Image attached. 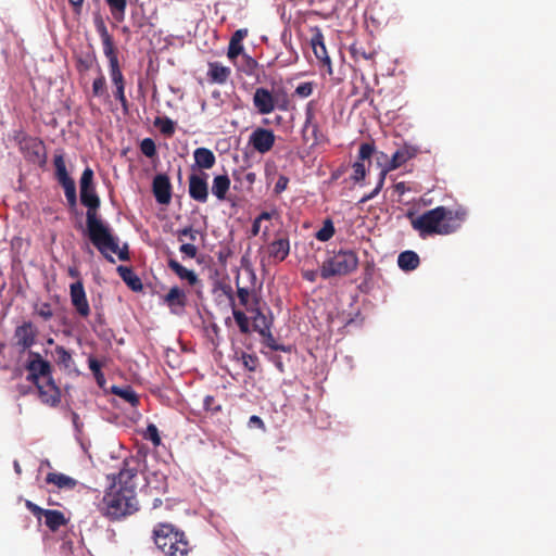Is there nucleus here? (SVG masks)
Returning <instances> with one entry per match:
<instances>
[{"instance_id":"nucleus-1","label":"nucleus","mask_w":556,"mask_h":556,"mask_svg":"<svg viewBox=\"0 0 556 556\" xmlns=\"http://www.w3.org/2000/svg\"><path fill=\"white\" fill-rule=\"evenodd\" d=\"M80 202L87 207V235L94 248L111 263L114 262L111 253L117 254L121 261L129 260L128 244L118 245V238L112 232L110 226L100 217L98 211L101 204L93 184V170L86 167L79 180Z\"/></svg>"},{"instance_id":"nucleus-2","label":"nucleus","mask_w":556,"mask_h":556,"mask_svg":"<svg viewBox=\"0 0 556 556\" xmlns=\"http://www.w3.org/2000/svg\"><path fill=\"white\" fill-rule=\"evenodd\" d=\"M139 463L136 458L126 459L116 481L105 492L99 509L111 521L132 515L139 509L137 500V476Z\"/></svg>"},{"instance_id":"nucleus-3","label":"nucleus","mask_w":556,"mask_h":556,"mask_svg":"<svg viewBox=\"0 0 556 556\" xmlns=\"http://www.w3.org/2000/svg\"><path fill=\"white\" fill-rule=\"evenodd\" d=\"M407 216L413 229L418 232L419 237L426 239L434 235L446 236L457 231L466 219L467 212L464 208L451 210L445 206H437L419 216L414 217L413 213H408Z\"/></svg>"},{"instance_id":"nucleus-4","label":"nucleus","mask_w":556,"mask_h":556,"mask_svg":"<svg viewBox=\"0 0 556 556\" xmlns=\"http://www.w3.org/2000/svg\"><path fill=\"white\" fill-rule=\"evenodd\" d=\"M153 540L162 556H188L191 551L185 532L170 523H157Z\"/></svg>"},{"instance_id":"nucleus-5","label":"nucleus","mask_w":556,"mask_h":556,"mask_svg":"<svg viewBox=\"0 0 556 556\" xmlns=\"http://www.w3.org/2000/svg\"><path fill=\"white\" fill-rule=\"evenodd\" d=\"M358 266V256L353 250H339L327 257L320 266V276L329 279L337 276H346Z\"/></svg>"},{"instance_id":"nucleus-6","label":"nucleus","mask_w":556,"mask_h":556,"mask_svg":"<svg viewBox=\"0 0 556 556\" xmlns=\"http://www.w3.org/2000/svg\"><path fill=\"white\" fill-rule=\"evenodd\" d=\"M287 103L286 96H283V99L280 101L273 91L264 87L256 88L253 94V105L261 115H268L276 109L286 111Z\"/></svg>"},{"instance_id":"nucleus-7","label":"nucleus","mask_w":556,"mask_h":556,"mask_svg":"<svg viewBox=\"0 0 556 556\" xmlns=\"http://www.w3.org/2000/svg\"><path fill=\"white\" fill-rule=\"evenodd\" d=\"M53 164L55 168V178L59 184L63 187L65 198L70 208H76L77 206V195H76V186L73 178L68 175L66 170L64 155L62 153L55 154L53 159Z\"/></svg>"},{"instance_id":"nucleus-8","label":"nucleus","mask_w":556,"mask_h":556,"mask_svg":"<svg viewBox=\"0 0 556 556\" xmlns=\"http://www.w3.org/2000/svg\"><path fill=\"white\" fill-rule=\"evenodd\" d=\"M25 506L34 516L37 517L38 520H41V517L43 516L46 526L52 532L58 531L62 526H65L68 522V519L61 510L43 509L29 500L25 501Z\"/></svg>"},{"instance_id":"nucleus-9","label":"nucleus","mask_w":556,"mask_h":556,"mask_svg":"<svg viewBox=\"0 0 556 556\" xmlns=\"http://www.w3.org/2000/svg\"><path fill=\"white\" fill-rule=\"evenodd\" d=\"M37 329L31 321H24L14 330V346L21 352L29 350L36 343Z\"/></svg>"},{"instance_id":"nucleus-10","label":"nucleus","mask_w":556,"mask_h":556,"mask_svg":"<svg viewBox=\"0 0 556 556\" xmlns=\"http://www.w3.org/2000/svg\"><path fill=\"white\" fill-rule=\"evenodd\" d=\"M275 134L271 129L257 127L249 137V144L261 154L269 152L275 144Z\"/></svg>"},{"instance_id":"nucleus-11","label":"nucleus","mask_w":556,"mask_h":556,"mask_svg":"<svg viewBox=\"0 0 556 556\" xmlns=\"http://www.w3.org/2000/svg\"><path fill=\"white\" fill-rule=\"evenodd\" d=\"M70 298L75 312L81 318H87L90 315V306L80 279L70 286Z\"/></svg>"},{"instance_id":"nucleus-12","label":"nucleus","mask_w":556,"mask_h":556,"mask_svg":"<svg viewBox=\"0 0 556 556\" xmlns=\"http://www.w3.org/2000/svg\"><path fill=\"white\" fill-rule=\"evenodd\" d=\"M208 175L204 172L189 176V195L192 200L205 203L208 199Z\"/></svg>"},{"instance_id":"nucleus-13","label":"nucleus","mask_w":556,"mask_h":556,"mask_svg":"<svg viewBox=\"0 0 556 556\" xmlns=\"http://www.w3.org/2000/svg\"><path fill=\"white\" fill-rule=\"evenodd\" d=\"M303 140L305 142L312 141V147L321 143L325 136L320 131L319 125L315 121L314 112L307 109L305 112V122L302 129Z\"/></svg>"},{"instance_id":"nucleus-14","label":"nucleus","mask_w":556,"mask_h":556,"mask_svg":"<svg viewBox=\"0 0 556 556\" xmlns=\"http://www.w3.org/2000/svg\"><path fill=\"white\" fill-rule=\"evenodd\" d=\"M37 390L42 404L56 407L61 403V390L55 384L53 377L46 379V383H41Z\"/></svg>"},{"instance_id":"nucleus-15","label":"nucleus","mask_w":556,"mask_h":556,"mask_svg":"<svg viewBox=\"0 0 556 556\" xmlns=\"http://www.w3.org/2000/svg\"><path fill=\"white\" fill-rule=\"evenodd\" d=\"M25 157L33 163L43 165L47 162V154L43 142L36 138L25 140L22 144Z\"/></svg>"},{"instance_id":"nucleus-16","label":"nucleus","mask_w":556,"mask_h":556,"mask_svg":"<svg viewBox=\"0 0 556 556\" xmlns=\"http://www.w3.org/2000/svg\"><path fill=\"white\" fill-rule=\"evenodd\" d=\"M152 190L157 203L168 204L170 202L172 185L167 175H156L152 182Z\"/></svg>"},{"instance_id":"nucleus-17","label":"nucleus","mask_w":556,"mask_h":556,"mask_svg":"<svg viewBox=\"0 0 556 556\" xmlns=\"http://www.w3.org/2000/svg\"><path fill=\"white\" fill-rule=\"evenodd\" d=\"M25 368L27 371L36 374L43 379L52 377V365L37 352L29 353V361L26 363Z\"/></svg>"},{"instance_id":"nucleus-18","label":"nucleus","mask_w":556,"mask_h":556,"mask_svg":"<svg viewBox=\"0 0 556 556\" xmlns=\"http://www.w3.org/2000/svg\"><path fill=\"white\" fill-rule=\"evenodd\" d=\"M267 253L270 258L276 263L283 262L290 253L289 238L283 235H277V238L267 247Z\"/></svg>"},{"instance_id":"nucleus-19","label":"nucleus","mask_w":556,"mask_h":556,"mask_svg":"<svg viewBox=\"0 0 556 556\" xmlns=\"http://www.w3.org/2000/svg\"><path fill=\"white\" fill-rule=\"evenodd\" d=\"M187 294L179 287L175 286L169 289L164 296V303L169 307L174 314H179L187 305Z\"/></svg>"},{"instance_id":"nucleus-20","label":"nucleus","mask_w":556,"mask_h":556,"mask_svg":"<svg viewBox=\"0 0 556 556\" xmlns=\"http://www.w3.org/2000/svg\"><path fill=\"white\" fill-rule=\"evenodd\" d=\"M311 46L317 60H319L324 65L330 66L331 61L325 46L324 35L318 27L313 29ZM329 73H331V67H329Z\"/></svg>"},{"instance_id":"nucleus-21","label":"nucleus","mask_w":556,"mask_h":556,"mask_svg":"<svg viewBox=\"0 0 556 556\" xmlns=\"http://www.w3.org/2000/svg\"><path fill=\"white\" fill-rule=\"evenodd\" d=\"M417 153L418 149L416 147L404 144L393 153L388 166L383 169H388V172L396 169L415 157Z\"/></svg>"},{"instance_id":"nucleus-22","label":"nucleus","mask_w":556,"mask_h":556,"mask_svg":"<svg viewBox=\"0 0 556 556\" xmlns=\"http://www.w3.org/2000/svg\"><path fill=\"white\" fill-rule=\"evenodd\" d=\"M96 28L101 38L103 46V53L108 58L114 56L118 54L117 48L115 47L113 37L109 34V30L104 24V22L99 18L96 21Z\"/></svg>"},{"instance_id":"nucleus-23","label":"nucleus","mask_w":556,"mask_h":556,"mask_svg":"<svg viewBox=\"0 0 556 556\" xmlns=\"http://www.w3.org/2000/svg\"><path fill=\"white\" fill-rule=\"evenodd\" d=\"M194 165L192 169H211L216 163V156L212 150L207 148H197L193 152Z\"/></svg>"},{"instance_id":"nucleus-24","label":"nucleus","mask_w":556,"mask_h":556,"mask_svg":"<svg viewBox=\"0 0 556 556\" xmlns=\"http://www.w3.org/2000/svg\"><path fill=\"white\" fill-rule=\"evenodd\" d=\"M224 291L229 299L230 305L232 307V316L235 318L236 324L239 327L240 332L244 333V334L249 333L250 332V320L243 311L238 309L236 307L235 298H233L231 287H227Z\"/></svg>"},{"instance_id":"nucleus-25","label":"nucleus","mask_w":556,"mask_h":556,"mask_svg":"<svg viewBox=\"0 0 556 556\" xmlns=\"http://www.w3.org/2000/svg\"><path fill=\"white\" fill-rule=\"evenodd\" d=\"M253 316V329L258 332L263 333L267 330H270L273 320L267 318V316L262 312L261 304L257 306L256 299L254 300L253 308H250V312Z\"/></svg>"},{"instance_id":"nucleus-26","label":"nucleus","mask_w":556,"mask_h":556,"mask_svg":"<svg viewBox=\"0 0 556 556\" xmlns=\"http://www.w3.org/2000/svg\"><path fill=\"white\" fill-rule=\"evenodd\" d=\"M167 265L179 279L188 281L190 286H195L199 282L197 274L182 266L178 261L169 258Z\"/></svg>"},{"instance_id":"nucleus-27","label":"nucleus","mask_w":556,"mask_h":556,"mask_svg":"<svg viewBox=\"0 0 556 556\" xmlns=\"http://www.w3.org/2000/svg\"><path fill=\"white\" fill-rule=\"evenodd\" d=\"M231 71L229 67L222 65L218 62H212L208 64L207 75L212 83L225 84L229 78Z\"/></svg>"},{"instance_id":"nucleus-28","label":"nucleus","mask_w":556,"mask_h":556,"mask_svg":"<svg viewBox=\"0 0 556 556\" xmlns=\"http://www.w3.org/2000/svg\"><path fill=\"white\" fill-rule=\"evenodd\" d=\"M46 482L65 490H73L77 485V481L75 479L61 472H49L46 477Z\"/></svg>"},{"instance_id":"nucleus-29","label":"nucleus","mask_w":556,"mask_h":556,"mask_svg":"<svg viewBox=\"0 0 556 556\" xmlns=\"http://www.w3.org/2000/svg\"><path fill=\"white\" fill-rule=\"evenodd\" d=\"M117 273L123 281L132 290L141 291L143 288L141 279L134 273L130 267L118 266Z\"/></svg>"},{"instance_id":"nucleus-30","label":"nucleus","mask_w":556,"mask_h":556,"mask_svg":"<svg viewBox=\"0 0 556 556\" xmlns=\"http://www.w3.org/2000/svg\"><path fill=\"white\" fill-rule=\"evenodd\" d=\"M237 296L239 299L240 304L244 306L248 312H250V308H253L255 299L257 301V306L261 304V296L255 290L250 291L248 288L240 287L238 282Z\"/></svg>"},{"instance_id":"nucleus-31","label":"nucleus","mask_w":556,"mask_h":556,"mask_svg":"<svg viewBox=\"0 0 556 556\" xmlns=\"http://www.w3.org/2000/svg\"><path fill=\"white\" fill-rule=\"evenodd\" d=\"M350 53L356 62L361 60L371 61L376 55V51L372 48L366 47L359 41H355L351 45Z\"/></svg>"},{"instance_id":"nucleus-32","label":"nucleus","mask_w":556,"mask_h":556,"mask_svg":"<svg viewBox=\"0 0 556 556\" xmlns=\"http://www.w3.org/2000/svg\"><path fill=\"white\" fill-rule=\"evenodd\" d=\"M230 179L227 175H217L213 179L212 193L219 200L224 201L230 188Z\"/></svg>"},{"instance_id":"nucleus-33","label":"nucleus","mask_w":556,"mask_h":556,"mask_svg":"<svg viewBox=\"0 0 556 556\" xmlns=\"http://www.w3.org/2000/svg\"><path fill=\"white\" fill-rule=\"evenodd\" d=\"M420 260L416 252L414 251H404L400 253L397 257V265L401 269L405 271H410L416 269L419 266Z\"/></svg>"},{"instance_id":"nucleus-34","label":"nucleus","mask_w":556,"mask_h":556,"mask_svg":"<svg viewBox=\"0 0 556 556\" xmlns=\"http://www.w3.org/2000/svg\"><path fill=\"white\" fill-rule=\"evenodd\" d=\"M111 392L114 395H117L121 399H123L124 401H126L127 403H129L132 407H136L139 404V397L130 386H125V387L113 386L111 388Z\"/></svg>"},{"instance_id":"nucleus-35","label":"nucleus","mask_w":556,"mask_h":556,"mask_svg":"<svg viewBox=\"0 0 556 556\" xmlns=\"http://www.w3.org/2000/svg\"><path fill=\"white\" fill-rule=\"evenodd\" d=\"M97 63V55L93 50L81 53L76 58V68L79 73H86Z\"/></svg>"},{"instance_id":"nucleus-36","label":"nucleus","mask_w":556,"mask_h":556,"mask_svg":"<svg viewBox=\"0 0 556 556\" xmlns=\"http://www.w3.org/2000/svg\"><path fill=\"white\" fill-rule=\"evenodd\" d=\"M112 16L117 22L124 21L127 0H105Z\"/></svg>"},{"instance_id":"nucleus-37","label":"nucleus","mask_w":556,"mask_h":556,"mask_svg":"<svg viewBox=\"0 0 556 556\" xmlns=\"http://www.w3.org/2000/svg\"><path fill=\"white\" fill-rule=\"evenodd\" d=\"M260 336L263 338V343L274 351H282L289 353L292 350L291 345L278 344L270 330L260 333Z\"/></svg>"},{"instance_id":"nucleus-38","label":"nucleus","mask_w":556,"mask_h":556,"mask_svg":"<svg viewBox=\"0 0 556 556\" xmlns=\"http://www.w3.org/2000/svg\"><path fill=\"white\" fill-rule=\"evenodd\" d=\"M336 232L333 222L330 218H326L323 223V227L315 233V238L321 242L330 240Z\"/></svg>"},{"instance_id":"nucleus-39","label":"nucleus","mask_w":556,"mask_h":556,"mask_svg":"<svg viewBox=\"0 0 556 556\" xmlns=\"http://www.w3.org/2000/svg\"><path fill=\"white\" fill-rule=\"evenodd\" d=\"M88 366H89V369L92 371V375H93L97 383L99 384V387H103L105 383V377L101 370L102 363L99 362L96 357L89 356Z\"/></svg>"},{"instance_id":"nucleus-40","label":"nucleus","mask_w":556,"mask_h":556,"mask_svg":"<svg viewBox=\"0 0 556 556\" xmlns=\"http://www.w3.org/2000/svg\"><path fill=\"white\" fill-rule=\"evenodd\" d=\"M54 353L56 356V363L64 366V368L68 369L74 364L72 354L64 346H55Z\"/></svg>"},{"instance_id":"nucleus-41","label":"nucleus","mask_w":556,"mask_h":556,"mask_svg":"<svg viewBox=\"0 0 556 556\" xmlns=\"http://www.w3.org/2000/svg\"><path fill=\"white\" fill-rule=\"evenodd\" d=\"M233 179L247 185L248 190H252L256 180V174L253 172H244L243 169L233 172Z\"/></svg>"},{"instance_id":"nucleus-42","label":"nucleus","mask_w":556,"mask_h":556,"mask_svg":"<svg viewBox=\"0 0 556 556\" xmlns=\"http://www.w3.org/2000/svg\"><path fill=\"white\" fill-rule=\"evenodd\" d=\"M387 174H388V169H381L376 188H375L374 190H371V192H369V193L365 194V195L359 200V203H361V204H363V203H366V202L370 201L371 199H374L375 197H377V195L379 194V192H380V191H381V189L383 188V185H384V180H386Z\"/></svg>"},{"instance_id":"nucleus-43","label":"nucleus","mask_w":556,"mask_h":556,"mask_svg":"<svg viewBox=\"0 0 556 556\" xmlns=\"http://www.w3.org/2000/svg\"><path fill=\"white\" fill-rule=\"evenodd\" d=\"M154 125L160 128L161 132L167 137H170L175 132L174 122L168 117H157Z\"/></svg>"},{"instance_id":"nucleus-44","label":"nucleus","mask_w":556,"mask_h":556,"mask_svg":"<svg viewBox=\"0 0 556 556\" xmlns=\"http://www.w3.org/2000/svg\"><path fill=\"white\" fill-rule=\"evenodd\" d=\"M143 439L151 441L155 447L162 443L159 429L154 424H149L147 426V429L143 432Z\"/></svg>"},{"instance_id":"nucleus-45","label":"nucleus","mask_w":556,"mask_h":556,"mask_svg":"<svg viewBox=\"0 0 556 556\" xmlns=\"http://www.w3.org/2000/svg\"><path fill=\"white\" fill-rule=\"evenodd\" d=\"M352 168H353V174L351 176V179L354 182H356V184L363 181L365 179V177H366V174H367V170H366L364 162L356 161L352 165Z\"/></svg>"},{"instance_id":"nucleus-46","label":"nucleus","mask_w":556,"mask_h":556,"mask_svg":"<svg viewBox=\"0 0 556 556\" xmlns=\"http://www.w3.org/2000/svg\"><path fill=\"white\" fill-rule=\"evenodd\" d=\"M140 151L147 157H154L156 155V146L153 139L144 138L140 142Z\"/></svg>"},{"instance_id":"nucleus-47","label":"nucleus","mask_w":556,"mask_h":556,"mask_svg":"<svg viewBox=\"0 0 556 556\" xmlns=\"http://www.w3.org/2000/svg\"><path fill=\"white\" fill-rule=\"evenodd\" d=\"M314 86L315 84L313 81L302 83L295 88L294 96L302 99L308 98L314 91Z\"/></svg>"},{"instance_id":"nucleus-48","label":"nucleus","mask_w":556,"mask_h":556,"mask_svg":"<svg viewBox=\"0 0 556 556\" xmlns=\"http://www.w3.org/2000/svg\"><path fill=\"white\" fill-rule=\"evenodd\" d=\"M241 359L245 369L252 372L256 370L258 366V358L256 355L242 352Z\"/></svg>"},{"instance_id":"nucleus-49","label":"nucleus","mask_w":556,"mask_h":556,"mask_svg":"<svg viewBox=\"0 0 556 556\" xmlns=\"http://www.w3.org/2000/svg\"><path fill=\"white\" fill-rule=\"evenodd\" d=\"M374 152H375V144L374 143L363 142L359 146L358 160L357 161L364 162V161L367 160V161L370 162V157H371Z\"/></svg>"},{"instance_id":"nucleus-50","label":"nucleus","mask_w":556,"mask_h":556,"mask_svg":"<svg viewBox=\"0 0 556 556\" xmlns=\"http://www.w3.org/2000/svg\"><path fill=\"white\" fill-rule=\"evenodd\" d=\"M106 90V81L103 74L100 72L98 78H96L92 83V93L94 97L102 96Z\"/></svg>"},{"instance_id":"nucleus-51","label":"nucleus","mask_w":556,"mask_h":556,"mask_svg":"<svg viewBox=\"0 0 556 556\" xmlns=\"http://www.w3.org/2000/svg\"><path fill=\"white\" fill-rule=\"evenodd\" d=\"M36 314L40 316L43 320H49L53 316V311L50 303H41L35 308Z\"/></svg>"},{"instance_id":"nucleus-52","label":"nucleus","mask_w":556,"mask_h":556,"mask_svg":"<svg viewBox=\"0 0 556 556\" xmlns=\"http://www.w3.org/2000/svg\"><path fill=\"white\" fill-rule=\"evenodd\" d=\"M243 52V45L240 41L230 40L228 46L227 56L230 60L236 59Z\"/></svg>"},{"instance_id":"nucleus-53","label":"nucleus","mask_w":556,"mask_h":556,"mask_svg":"<svg viewBox=\"0 0 556 556\" xmlns=\"http://www.w3.org/2000/svg\"><path fill=\"white\" fill-rule=\"evenodd\" d=\"M289 184V178L285 175H280L275 184L274 191L276 194L282 193Z\"/></svg>"},{"instance_id":"nucleus-54","label":"nucleus","mask_w":556,"mask_h":556,"mask_svg":"<svg viewBox=\"0 0 556 556\" xmlns=\"http://www.w3.org/2000/svg\"><path fill=\"white\" fill-rule=\"evenodd\" d=\"M179 251L188 257L193 258L197 255L198 249L194 244L184 243L180 245Z\"/></svg>"},{"instance_id":"nucleus-55","label":"nucleus","mask_w":556,"mask_h":556,"mask_svg":"<svg viewBox=\"0 0 556 556\" xmlns=\"http://www.w3.org/2000/svg\"><path fill=\"white\" fill-rule=\"evenodd\" d=\"M111 80L113 85L116 86H125V78L122 73V70L110 72Z\"/></svg>"},{"instance_id":"nucleus-56","label":"nucleus","mask_w":556,"mask_h":556,"mask_svg":"<svg viewBox=\"0 0 556 556\" xmlns=\"http://www.w3.org/2000/svg\"><path fill=\"white\" fill-rule=\"evenodd\" d=\"M198 233H199V231H198V230H195V229H193V228H192V227H190V226H189V227H185V228H182V229H180V230L178 231V236H179V238H180L181 236H184V237H188L191 241H195V240H197V236H198Z\"/></svg>"},{"instance_id":"nucleus-57","label":"nucleus","mask_w":556,"mask_h":556,"mask_svg":"<svg viewBox=\"0 0 556 556\" xmlns=\"http://www.w3.org/2000/svg\"><path fill=\"white\" fill-rule=\"evenodd\" d=\"M215 402V399L213 395H206L204 397V407L205 409L207 410H214V412H218L220 410V406H216V407H213V403Z\"/></svg>"},{"instance_id":"nucleus-58","label":"nucleus","mask_w":556,"mask_h":556,"mask_svg":"<svg viewBox=\"0 0 556 556\" xmlns=\"http://www.w3.org/2000/svg\"><path fill=\"white\" fill-rule=\"evenodd\" d=\"M248 36V29L247 28H240V29H237L230 40H235V41H240L242 42V40Z\"/></svg>"},{"instance_id":"nucleus-59","label":"nucleus","mask_w":556,"mask_h":556,"mask_svg":"<svg viewBox=\"0 0 556 556\" xmlns=\"http://www.w3.org/2000/svg\"><path fill=\"white\" fill-rule=\"evenodd\" d=\"M109 60V70L110 72L118 71L121 70L119 61H118V54L114 56L108 58Z\"/></svg>"},{"instance_id":"nucleus-60","label":"nucleus","mask_w":556,"mask_h":556,"mask_svg":"<svg viewBox=\"0 0 556 556\" xmlns=\"http://www.w3.org/2000/svg\"><path fill=\"white\" fill-rule=\"evenodd\" d=\"M40 379H41V377H39L38 375L33 374V372H30V371H28V375H27V377H26V380H27L28 382H31L33 384H35L37 389H38V388L40 387V384H41Z\"/></svg>"},{"instance_id":"nucleus-61","label":"nucleus","mask_w":556,"mask_h":556,"mask_svg":"<svg viewBox=\"0 0 556 556\" xmlns=\"http://www.w3.org/2000/svg\"><path fill=\"white\" fill-rule=\"evenodd\" d=\"M114 97L117 101H123L126 99L125 96V86H116L114 91Z\"/></svg>"},{"instance_id":"nucleus-62","label":"nucleus","mask_w":556,"mask_h":556,"mask_svg":"<svg viewBox=\"0 0 556 556\" xmlns=\"http://www.w3.org/2000/svg\"><path fill=\"white\" fill-rule=\"evenodd\" d=\"M247 66H248V74L249 75H253L254 74V70L258 66L256 60H254L253 58H248L247 60Z\"/></svg>"},{"instance_id":"nucleus-63","label":"nucleus","mask_w":556,"mask_h":556,"mask_svg":"<svg viewBox=\"0 0 556 556\" xmlns=\"http://www.w3.org/2000/svg\"><path fill=\"white\" fill-rule=\"evenodd\" d=\"M277 214V211L274 210L271 212H262L256 218L262 222V220H269L271 219L275 215Z\"/></svg>"},{"instance_id":"nucleus-64","label":"nucleus","mask_w":556,"mask_h":556,"mask_svg":"<svg viewBox=\"0 0 556 556\" xmlns=\"http://www.w3.org/2000/svg\"><path fill=\"white\" fill-rule=\"evenodd\" d=\"M261 231V222L255 218L253 220V224H252V227H251V236L255 237L260 233Z\"/></svg>"}]
</instances>
